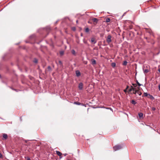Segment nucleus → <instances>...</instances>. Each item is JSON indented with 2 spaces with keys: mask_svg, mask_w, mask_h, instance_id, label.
Segmentation results:
<instances>
[{
  "mask_svg": "<svg viewBox=\"0 0 160 160\" xmlns=\"http://www.w3.org/2000/svg\"><path fill=\"white\" fill-rule=\"evenodd\" d=\"M122 146L119 145H118L114 146L113 147V150L114 151H116L118 150L121 148H122Z\"/></svg>",
  "mask_w": 160,
  "mask_h": 160,
  "instance_id": "nucleus-1",
  "label": "nucleus"
},
{
  "mask_svg": "<svg viewBox=\"0 0 160 160\" xmlns=\"http://www.w3.org/2000/svg\"><path fill=\"white\" fill-rule=\"evenodd\" d=\"M112 37L110 35H108L106 39V41L108 44H109L111 42Z\"/></svg>",
  "mask_w": 160,
  "mask_h": 160,
  "instance_id": "nucleus-2",
  "label": "nucleus"
},
{
  "mask_svg": "<svg viewBox=\"0 0 160 160\" xmlns=\"http://www.w3.org/2000/svg\"><path fill=\"white\" fill-rule=\"evenodd\" d=\"M83 87V84L82 82H80L78 85V88L79 90H82V89Z\"/></svg>",
  "mask_w": 160,
  "mask_h": 160,
  "instance_id": "nucleus-3",
  "label": "nucleus"
},
{
  "mask_svg": "<svg viewBox=\"0 0 160 160\" xmlns=\"http://www.w3.org/2000/svg\"><path fill=\"white\" fill-rule=\"evenodd\" d=\"M136 91L137 93L140 96L142 94V93L140 91V89L139 87H138V89L137 88H136Z\"/></svg>",
  "mask_w": 160,
  "mask_h": 160,
  "instance_id": "nucleus-4",
  "label": "nucleus"
},
{
  "mask_svg": "<svg viewBox=\"0 0 160 160\" xmlns=\"http://www.w3.org/2000/svg\"><path fill=\"white\" fill-rule=\"evenodd\" d=\"M76 75L77 77H78L81 75V73L79 70H77L75 72Z\"/></svg>",
  "mask_w": 160,
  "mask_h": 160,
  "instance_id": "nucleus-5",
  "label": "nucleus"
},
{
  "mask_svg": "<svg viewBox=\"0 0 160 160\" xmlns=\"http://www.w3.org/2000/svg\"><path fill=\"white\" fill-rule=\"evenodd\" d=\"M130 87H131V88L130 89H129L128 90V92H131L132 91H134V90H135V89L136 88L133 87L132 86H131Z\"/></svg>",
  "mask_w": 160,
  "mask_h": 160,
  "instance_id": "nucleus-6",
  "label": "nucleus"
},
{
  "mask_svg": "<svg viewBox=\"0 0 160 160\" xmlns=\"http://www.w3.org/2000/svg\"><path fill=\"white\" fill-rule=\"evenodd\" d=\"M91 42L94 44H95L96 42V41L95 40V39L94 38H92L91 39Z\"/></svg>",
  "mask_w": 160,
  "mask_h": 160,
  "instance_id": "nucleus-7",
  "label": "nucleus"
},
{
  "mask_svg": "<svg viewBox=\"0 0 160 160\" xmlns=\"http://www.w3.org/2000/svg\"><path fill=\"white\" fill-rule=\"evenodd\" d=\"M3 137L5 139H6L8 138V135L7 134L4 133L3 134Z\"/></svg>",
  "mask_w": 160,
  "mask_h": 160,
  "instance_id": "nucleus-8",
  "label": "nucleus"
},
{
  "mask_svg": "<svg viewBox=\"0 0 160 160\" xmlns=\"http://www.w3.org/2000/svg\"><path fill=\"white\" fill-rule=\"evenodd\" d=\"M56 153L59 156H61L62 155V153L59 151H57Z\"/></svg>",
  "mask_w": 160,
  "mask_h": 160,
  "instance_id": "nucleus-9",
  "label": "nucleus"
},
{
  "mask_svg": "<svg viewBox=\"0 0 160 160\" xmlns=\"http://www.w3.org/2000/svg\"><path fill=\"white\" fill-rule=\"evenodd\" d=\"M71 52L73 55L75 56L76 55V52H75V51L74 50H73V49L72 50H71Z\"/></svg>",
  "mask_w": 160,
  "mask_h": 160,
  "instance_id": "nucleus-10",
  "label": "nucleus"
},
{
  "mask_svg": "<svg viewBox=\"0 0 160 160\" xmlns=\"http://www.w3.org/2000/svg\"><path fill=\"white\" fill-rule=\"evenodd\" d=\"M92 64H96V61L94 59L92 60Z\"/></svg>",
  "mask_w": 160,
  "mask_h": 160,
  "instance_id": "nucleus-11",
  "label": "nucleus"
},
{
  "mask_svg": "<svg viewBox=\"0 0 160 160\" xmlns=\"http://www.w3.org/2000/svg\"><path fill=\"white\" fill-rule=\"evenodd\" d=\"M143 72H144V73H148V72H149V70L148 69H143Z\"/></svg>",
  "mask_w": 160,
  "mask_h": 160,
  "instance_id": "nucleus-12",
  "label": "nucleus"
},
{
  "mask_svg": "<svg viewBox=\"0 0 160 160\" xmlns=\"http://www.w3.org/2000/svg\"><path fill=\"white\" fill-rule=\"evenodd\" d=\"M92 21L94 22H97L98 21V20L96 18H93L92 19Z\"/></svg>",
  "mask_w": 160,
  "mask_h": 160,
  "instance_id": "nucleus-13",
  "label": "nucleus"
},
{
  "mask_svg": "<svg viewBox=\"0 0 160 160\" xmlns=\"http://www.w3.org/2000/svg\"><path fill=\"white\" fill-rule=\"evenodd\" d=\"M143 113H140L138 114V116L140 118H141L143 117Z\"/></svg>",
  "mask_w": 160,
  "mask_h": 160,
  "instance_id": "nucleus-14",
  "label": "nucleus"
},
{
  "mask_svg": "<svg viewBox=\"0 0 160 160\" xmlns=\"http://www.w3.org/2000/svg\"><path fill=\"white\" fill-rule=\"evenodd\" d=\"M110 21V19L109 18H107L106 19V22H108Z\"/></svg>",
  "mask_w": 160,
  "mask_h": 160,
  "instance_id": "nucleus-15",
  "label": "nucleus"
},
{
  "mask_svg": "<svg viewBox=\"0 0 160 160\" xmlns=\"http://www.w3.org/2000/svg\"><path fill=\"white\" fill-rule=\"evenodd\" d=\"M129 88V86H127V87H126V88L124 89V90H123V91L125 92V93H126L127 92V90L128 89V88Z\"/></svg>",
  "mask_w": 160,
  "mask_h": 160,
  "instance_id": "nucleus-16",
  "label": "nucleus"
},
{
  "mask_svg": "<svg viewBox=\"0 0 160 160\" xmlns=\"http://www.w3.org/2000/svg\"><path fill=\"white\" fill-rule=\"evenodd\" d=\"M131 102L133 105H135L136 103V102L134 100H132Z\"/></svg>",
  "mask_w": 160,
  "mask_h": 160,
  "instance_id": "nucleus-17",
  "label": "nucleus"
},
{
  "mask_svg": "<svg viewBox=\"0 0 160 160\" xmlns=\"http://www.w3.org/2000/svg\"><path fill=\"white\" fill-rule=\"evenodd\" d=\"M111 66L113 67L114 68L116 66V63L115 62H112L111 63Z\"/></svg>",
  "mask_w": 160,
  "mask_h": 160,
  "instance_id": "nucleus-18",
  "label": "nucleus"
},
{
  "mask_svg": "<svg viewBox=\"0 0 160 160\" xmlns=\"http://www.w3.org/2000/svg\"><path fill=\"white\" fill-rule=\"evenodd\" d=\"M74 104H77L78 105H80L81 104V103L79 102H74Z\"/></svg>",
  "mask_w": 160,
  "mask_h": 160,
  "instance_id": "nucleus-19",
  "label": "nucleus"
},
{
  "mask_svg": "<svg viewBox=\"0 0 160 160\" xmlns=\"http://www.w3.org/2000/svg\"><path fill=\"white\" fill-rule=\"evenodd\" d=\"M89 29L88 28H86L85 29V31L86 32H89Z\"/></svg>",
  "mask_w": 160,
  "mask_h": 160,
  "instance_id": "nucleus-20",
  "label": "nucleus"
},
{
  "mask_svg": "<svg viewBox=\"0 0 160 160\" xmlns=\"http://www.w3.org/2000/svg\"><path fill=\"white\" fill-rule=\"evenodd\" d=\"M133 92L132 93L134 94H137V91H136V88L135 89V90L134 91H133Z\"/></svg>",
  "mask_w": 160,
  "mask_h": 160,
  "instance_id": "nucleus-21",
  "label": "nucleus"
},
{
  "mask_svg": "<svg viewBox=\"0 0 160 160\" xmlns=\"http://www.w3.org/2000/svg\"><path fill=\"white\" fill-rule=\"evenodd\" d=\"M149 94H148L147 92H144V95L145 97L149 96Z\"/></svg>",
  "mask_w": 160,
  "mask_h": 160,
  "instance_id": "nucleus-22",
  "label": "nucleus"
},
{
  "mask_svg": "<svg viewBox=\"0 0 160 160\" xmlns=\"http://www.w3.org/2000/svg\"><path fill=\"white\" fill-rule=\"evenodd\" d=\"M149 96L150 98L151 99H154V98L152 95H151L149 94Z\"/></svg>",
  "mask_w": 160,
  "mask_h": 160,
  "instance_id": "nucleus-23",
  "label": "nucleus"
},
{
  "mask_svg": "<svg viewBox=\"0 0 160 160\" xmlns=\"http://www.w3.org/2000/svg\"><path fill=\"white\" fill-rule=\"evenodd\" d=\"M64 53V52L63 51H61L60 52V54L61 55H63Z\"/></svg>",
  "mask_w": 160,
  "mask_h": 160,
  "instance_id": "nucleus-24",
  "label": "nucleus"
},
{
  "mask_svg": "<svg viewBox=\"0 0 160 160\" xmlns=\"http://www.w3.org/2000/svg\"><path fill=\"white\" fill-rule=\"evenodd\" d=\"M33 62H35V63H37L38 62V60L37 59L35 58Z\"/></svg>",
  "mask_w": 160,
  "mask_h": 160,
  "instance_id": "nucleus-25",
  "label": "nucleus"
},
{
  "mask_svg": "<svg viewBox=\"0 0 160 160\" xmlns=\"http://www.w3.org/2000/svg\"><path fill=\"white\" fill-rule=\"evenodd\" d=\"M132 85L133 86V87L135 88H136V87L137 86V85L136 84H132ZM137 89L138 88H137Z\"/></svg>",
  "mask_w": 160,
  "mask_h": 160,
  "instance_id": "nucleus-26",
  "label": "nucleus"
},
{
  "mask_svg": "<svg viewBox=\"0 0 160 160\" xmlns=\"http://www.w3.org/2000/svg\"><path fill=\"white\" fill-rule=\"evenodd\" d=\"M127 62L126 61H124L123 62V65H126L127 64Z\"/></svg>",
  "mask_w": 160,
  "mask_h": 160,
  "instance_id": "nucleus-27",
  "label": "nucleus"
},
{
  "mask_svg": "<svg viewBox=\"0 0 160 160\" xmlns=\"http://www.w3.org/2000/svg\"><path fill=\"white\" fill-rule=\"evenodd\" d=\"M136 82L139 86L140 87L142 85L141 84H140V83H139V82H138V81L137 80Z\"/></svg>",
  "mask_w": 160,
  "mask_h": 160,
  "instance_id": "nucleus-28",
  "label": "nucleus"
},
{
  "mask_svg": "<svg viewBox=\"0 0 160 160\" xmlns=\"http://www.w3.org/2000/svg\"><path fill=\"white\" fill-rule=\"evenodd\" d=\"M48 69L49 70H51V67L50 66H49L48 67Z\"/></svg>",
  "mask_w": 160,
  "mask_h": 160,
  "instance_id": "nucleus-29",
  "label": "nucleus"
},
{
  "mask_svg": "<svg viewBox=\"0 0 160 160\" xmlns=\"http://www.w3.org/2000/svg\"><path fill=\"white\" fill-rule=\"evenodd\" d=\"M152 110L153 111H155L156 110L155 108L154 107H152Z\"/></svg>",
  "mask_w": 160,
  "mask_h": 160,
  "instance_id": "nucleus-30",
  "label": "nucleus"
},
{
  "mask_svg": "<svg viewBox=\"0 0 160 160\" xmlns=\"http://www.w3.org/2000/svg\"><path fill=\"white\" fill-rule=\"evenodd\" d=\"M2 158V154L0 152V158Z\"/></svg>",
  "mask_w": 160,
  "mask_h": 160,
  "instance_id": "nucleus-31",
  "label": "nucleus"
},
{
  "mask_svg": "<svg viewBox=\"0 0 160 160\" xmlns=\"http://www.w3.org/2000/svg\"><path fill=\"white\" fill-rule=\"evenodd\" d=\"M158 89L159 91H160V84L158 85Z\"/></svg>",
  "mask_w": 160,
  "mask_h": 160,
  "instance_id": "nucleus-32",
  "label": "nucleus"
},
{
  "mask_svg": "<svg viewBox=\"0 0 160 160\" xmlns=\"http://www.w3.org/2000/svg\"><path fill=\"white\" fill-rule=\"evenodd\" d=\"M27 160H30V159L28 157Z\"/></svg>",
  "mask_w": 160,
  "mask_h": 160,
  "instance_id": "nucleus-33",
  "label": "nucleus"
},
{
  "mask_svg": "<svg viewBox=\"0 0 160 160\" xmlns=\"http://www.w3.org/2000/svg\"><path fill=\"white\" fill-rule=\"evenodd\" d=\"M158 71L160 73V68L158 69Z\"/></svg>",
  "mask_w": 160,
  "mask_h": 160,
  "instance_id": "nucleus-34",
  "label": "nucleus"
},
{
  "mask_svg": "<svg viewBox=\"0 0 160 160\" xmlns=\"http://www.w3.org/2000/svg\"><path fill=\"white\" fill-rule=\"evenodd\" d=\"M12 90H15V91H16V92H17L18 91H17V90L15 89H12Z\"/></svg>",
  "mask_w": 160,
  "mask_h": 160,
  "instance_id": "nucleus-35",
  "label": "nucleus"
},
{
  "mask_svg": "<svg viewBox=\"0 0 160 160\" xmlns=\"http://www.w3.org/2000/svg\"><path fill=\"white\" fill-rule=\"evenodd\" d=\"M59 63H62V62H61V61H59Z\"/></svg>",
  "mask_w": 160,
  "mask_h": 160,
  "instance_id": "nucleus-36",
  "label": "nucleus"
},
{
  "mask_svg": "<svg viewBox=\"0 0 160 160\" xmlns=\"http://www.w3.org/2000/svg\"><path fill=\"white\" fill-rule=\"evenodd\" d=\"M67 155V154H66V153H65L64 154V156H66Z\"/></svg>",
  "mask_w": 160,
  "mask_h": 160,
  "instance_id": "nucleus-37",
  "label": "nucleus"
},
{
  "mask_svg": "<svg viewBox=\"0 0 160 160\" xmlns=\"http://www.w3.org/2000/svg\"><path fill=\"white\" fill-rule=\"evenodd\" d=\"M78 20H77V21H76V22H77V23H78Z\"/></svg>",
  "mask_w": 160,
  "mask_h": 160,
  "instance_id": "nucleus-38",
  "label": "nucleus"
},
{
  "mask_svg": "<svg viewBox=\"0 0 160 160\" xmlns=\"http://www.w3.org/2000/svg\"><path fill=\"white\" fill-rule=\"evenodd\" d=\"M81 36H82V34H81Z\"/></svg>",
  "mask_w": 160,
  "mask_h": 160,
  "instance_id": "nucleus-39",
  "label": "nucleus"
}]
</instances>
